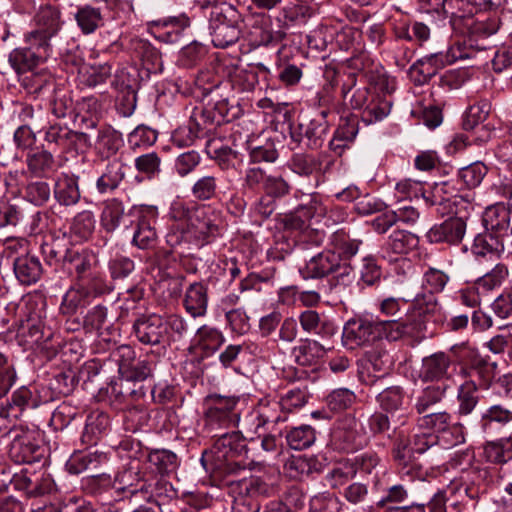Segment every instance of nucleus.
I'll return each instance as SVG.
<instances>
[{
  "instance_id": "1",
  "label": "nucleus",
  "mask_w": 512,
  "mask_h": 512,
  "mask_svg": "<svg viewBox=\"0 0 512 512\" xmlns=\"http://www.w3.org/2000/svg\"><path fill=\"white\" fill-rule=\"evenodd\" d=\"M171 213L174 219L186 218L194 231L196 239L201 244H209L221 235L223 227L222 213L220 210L204 204H197L189 209L183 203H175Z\"/></svg>"
},
{
  "instance_id": "2",
  "label": "nucleus",
  "mask_w": 512,
  "mask_h": 512,
  "mask_svg": "<svg viewBox=\"0 0 512 512\" xmlns=\"http://www.w3.org/2000/svg\"><path fill=\"white\" fill-rule=\"evenodd\" d=\"M240 12L229 3H221L209 10V30L215 47L226 48L236 43L241 34Z\"/></svg>"
},
{
  "instance_id": "3",
  "label": "nucleus",
  "mask_w": 512,
  "mask_h": 512,
  "mask_svg": "<svg viewBox=\"0 0 512 512\" xmlns=\"http://www.w3.org/2000/svg\"><path fill=\"white\" fill-rule=\"evenodd\" d=\"M239 402L240 398L235 396L213 394L206 397L203 430L212 436L219 430L236 426L240 420Z\"/></svg>"
},
{
  "instance_id": "4",
  "label": "nucleus",
  "mask_w": 512,
  "mask_h": 512,
  "mask_svg": "<svg viewBox=\"0 0 512 512\" xmlns=\"http://www.w3.org/2000/svg\"><path fill=\"white\" fill-rule=\"evenodd\" d=\"M388 437L393 442L391 455L400 477L407 481L424 480L427 470L410 450L406 431L394 427L392 434L388 433Z\"/></svg>"
},
{
  "instance_id": "5",
  "label": "nucleus",
  "mask_w": 512,
  "mask_h": 512,
  "mask_svg": "<svg viewBox=\"0 0 512 512\" xmlns=\"http://www.w3.org/2000/svg\"><path fill=\"white\" fill-rule=\"evenodd\" d=\"M352 271V266L341 262L338 254L330 248L311 256L304 266L299 268L303 279H320L329 275L344 279L349 277Z\"/></svg>"
},
{
  "instance_id": "6",
  "label": "nucleus",
  "mask_w": 512,
  "mask_h": 512,
  "mask_svg": "<svg viewBox=\"0 0 512 512\" xmlns=\"http://www.w3.org/2000/svg\"><path fill=\"white\" fill-rule=\"evenodd\" d=\"M351 107L361 110V120L369 125L384 119L390 112L391 102L375 88L362 87L354 91Z\"/></svg>"
},
{
  "instance_id": "7",
  "label": "nucleus",
  "mask_w": 512,
  "mask_h": 512,
  "mask_svg": "<svg viewBox=\"0 0 512 512\" xmlns=\"http://www.w3.org/2000/svg\"><path fill=\"white\" fill-rule=\"evenodd\" d=\"M19 333L26 337L27 342L37 345L46 358L52 359L58 354L60 343L55 341L53 330L45 325L39 314L30 313L22 320Z\"/></svg>"
},
{
  "instance_id": "8",
  "label": "nucleus",
  "mask_w": 512,
  "mask_h": 512,
  "mask_svg": "<svg viewBox=\"0 0 512 512\" xmlns=\"http://www.w3.org/2000/svg\"><path fill=\"white\" fill-rule=\"evenodd\" d=\"M329 131V123L323 117L303 119L289 123V135L297 147L304 146L316 150L322 147Z\"/></svg>"
},
{
  "instance_id": "9",
  "label": "nucleus",
  "mask_w": 512,
  "mask_h": 512,
  "mask_svg": "<svg viewBox=\"0 0 512 512\" xmlns=\"http://www.w3.org/2000/svg\"><path fill=\"white\" fill-rule=\"evenodd\" d=\"M36 431L27 426L20 428L8 448L9 458L16 464H32L44 459L46 449L37 440Z\"/></svg>"
},
{
  "instance_id": "10",
  "label": "nucleus",
  "mask_w": 512,
  "mask_h": 512,
  "mask_svg": "<svg viewBox=\"0 0 512 512\" xmlns=\"http://www.w3.org/2000/svg\"><path fill=\"white\" fill-rule=\"evenodd\" d=\"M255 459H230V458H209V454H202L200 463L204 470L211 475V477L222 482L228 487L229 481H235L232 477L238 476L246 468H251L254 464H261L265 461L261 455Z\"/></svg>"
},
{
  "instance_id": "11",
  "label": "nucleus",
  "mask_w": 512,
  "mask_h": 512,
  "mask_svg": "<svg viewBox=\"0 0 512 512\" xmlns=\"http://www.w3.org/2000/svg\"><path fill=\"white\" fill-rule=\"evenodd\" d=\"M212 437L216 439L211 449L204 450L202 454H209V458L251 460L250 452L253 448L248 447L240 432L213 434Z\"/></svg>"
},
{
  "instance_id": "12",
  "label": "nucleus",
  "mask_w": 512,
  "mask_h": 512,
  "mask_svg": "<svg viewBox=\"0 0 512 512\" xmlns=\"http://www.w3.org/2000/svg\"><path fill=\"white\" fill-rule=\"evenodd\" d=\"M512 425V405L492 401L481 411L478 427L482 433L493 436L502 433Z\"/></svg>"
},
{
  "instance_id": "13",
  "label": "nucleus",
  "mask_w": 512,
  "mask_h": 512,
  "mask_svg": "<svg viewBox=\"0 0 512 512\" xmlns=\"http://www.w3.org/2000/svg\"><path fill=\"white\" fill-rule=\"evenodd\" d=\"M461 57V54L456 55L452 49L446 53L436 52L424 56L410 67L409 77L415 85H424L437 74L438 70Z\"/></svg>"
},
{
  "instance_id": "14",
  "label": "nucleus",
  "mask_w": 512,
  "mask_h": 512,
  "mask_svg": "<svg viewBox=\"0 0 512 512\" xmlns=\"http://www.w3.org/2000/svg\"><path fill=\"white\" fill-rule=\"evenodd\" d=\"M141 500L156 504L159 512H179L178 491L163 477H150Z\"/></svg>"
},
{
  "instance_id": "15",
  "label": "nucleus",
  "mask_w": 512,
  "mask_h": 512,
  "mask_svg": "<svg viewBox=\"0 0 512 512\" xmlns=\"http://www.w3.org/2000/svg\"><path fill=\"white\" fill-rule=\"evenodd\" d=\"M149 479L150 477L141 471L138 463H130L116 474L113 488L123 493L125 498L141 500L146 487H149Z\"/></svg>"
},
{
  "instance_id": "16",
  "label": "nucleus",
  "mask_w": 512,
  "mask_h": 512,
  "mask_svg": "<svg viewBox=\"0 0 512 512\" xmlns=\"http://www.w3.org/2000/svg\"><path fill=\"white\" fill-rule=\"evenodd\" d=\"M133 333L144 345L170 344V336L166 335L164 318L156 314L138 317L133 324Z\"/></svg>"
},
{
  "instance_id": "17",
  "label": "nucleus",
  "mask_w": 512,
  "mask_h": 512,
  "mask_svg": "<svg viewBox=\"0 0 512 512\" xmlns=\"http://www.w3.org/2000/svg\"><path fill=\"white\" fill-rule=\"evenodd\" d=\"M419 10L430 15L432 22L437 28L455 27L458 15L455 8L462 10L461 0H418Z\"/></svg>"
},
{
  "instance_id": "18",
  "label": "nucleus",
  "mask_w": 512,
  "mask_h": 512,
  "mask_svg": "<svg viewBox=\"0 0 512 512\" xmlns=\"http://www.w3.org/2000/svg\"><path fill=\"white\" fill-rule=\"evenodd\" d=\"M100 265L97 254L90 249L67 248L63 256V269L73 277L74 282L80 281Z\"/></svg>"
},
{
  "instance_id": "19",
  "label": "nucleus",
  "mask_w": 512,
  "mask_h": 512,
  "mask_svg": "<svg viewBox=\"0 0 512 512\" xmlns=\"http://www.w3.org/2000/svg\"><path fill=\"white\" fill-rule=\"evenodd\" d=\"M466 220V216H451L442 223L433 225L426 234L428 242L458 245L466 233Z\"/></svg>"
},
{
  "instance_id": "20",
  "label": "nucleus",
  "mask_w": 512,
  "mask_h": 512,
  "mask_svg": "<svg viewBox=\"0 0 512 512\" xmlns=\"http://www.w3.org/2000/svg\"><path fill=\"white\" fill-rule=\"evenodd\" d=\"M439 310L437 298L432 294H419L412 301L406 312L409 324L412 325V331L415 335L424 336L426 324L429 317L433 316Z\"/></svg>"
},
{
  "instance_id": "21",
  "label": "nucleus",
  "mask_w": 512,
  "mask_h": 512,
  "mask_svg": "<svg viewBox=\"0 0 512 512\" xmlns=\"http://www.w3.org/2000/svg\"><path fill=\"white\" fill-rule=\"evenodd\" d=\"M216 72L228 79V83L239 91H253L259 82L258 73L251 64L246 67L232 61H220Z\"/></svg>"
},
{
  "instance_id": "22",
  "label": "nucleus",
  "mask_w": 512,
  "mask_h": 512,
  "mask_svg": "<svg viewBox=\"0 0 512 512\" xmlns=\"http://www.w3.org/2000/svg\"><path fill=\"white\" fill-rule=\"evenodd\" d=\"M332 436L334 441L339 443L340 448L345 451L358 450L366 443L360 424L351 415H345L337 421Z\"/></svg>"
},
{
  "instance_id": "23",
  "label": "nucleus",
  "mask_w": 512,
  "mask_h": 512,
  "mask_svg": "<svg viewBox=\"0 0 512 512\" xmlns=\"http://www.w3.org/2000/svg\"><path fill=\"white\" fill-rule=\"evenodd\" d=\"M12 268L17 282L25 287L37 284L46 272L40 258L29 252L14 257Z\"/></svg>"
},
{
  "instance_id": "24",
  "label": "nucleus",
  "mask_w": 512,
  "mask_h": 512,
  "mask_svg": "<svg viewBox=\"0 0 512 512\" xmlns=\"http://www.w3.org/2000/svg\"><path fill=\"white\" fill-rule=\"evenodd\" d=\"M342 339L350 349L373 343L378 340L376 322L363 318L350 319L344 325Z\"/></svg>"
},
{
  "instance_id": "25",
  "label": "nucleus",
  "mask_w": 512,
  "mask_h": 512,
  "mask_svg": "<svg viewBox=\"0 0 512 512\" xmlns=\"http://www.w3.org/2000/svg\"><path fill=\"white\" fill-rule=\"evenodd\" d=\"M452 358L445 352H436L422 359L419 378L423 382L442 383L451 377Z\"/></svg>"
},
{
  "instance_id": "26",
  "label": "nucleus",
  "mask_w": 512,
  "mask_h": 512,
  "mask_svg": "<svg viewBox=\"0 0 512 512\" xmlns=\"http://www.w3.org/2000/svg\"><path fill=\"white\" fill-rule=\"evenodd\" d=\"M315 14V9L304 2L289 3L281 7L275 16L277 27L284 32L290 29L300 28L307 24Z\"/></svg>"
},
{
  "instance_id": "27",
  "label": "nucleus",
  "mask_w": 512,
  "mask_h": 512,
  "mask_svg": "<svg viewBox=\"0 0 512 512\" xmlns=\"http://www.w3.org/2000/svg\"><path fill=\"white\" fill-rule=\"evenodd\" d=\"M255 432L264 429L270 425H276L287 420V416L278 400L264 398L261 399L256 408L251 413Z\"/></svg>"
},
{
  "instance_id": "28",
  "label": "nucleus",
  "mask_w": 512,
  "mask_h": 512,
  "mask_svg": "<svg viewBox=\"0 0 512 512\" xmlns=\"http://www.w3.org/2000/svg\"><path fill=\"white\" fill-rule=\"evenodd\" d=\"M288 167L299 176L314 179L313 183H309L310 190L318 187L322 171V161L319 156L304 152L294 153L288 161Z\"/></svg>"
},
{
  "instance_id": "29",
  "label": "nucleus",
  "mask_w": 512,
  "mask_h": 512,
  "mask_svg": "<svg viewBox=\"0 0 512 512\" xmlns=\"http://www.w3.org/2000/svg\"><path fill=\"white\" fill-rule=\"evenodd\" d=\"M132 221L125 213V206L117 198L106 200L100 214V226L106 233H113L120 227L128 228Z\"/></svg>"
},
{
  "instance_id": "30",
  "label": "nucleus",
  "mask_w": 512,
  "mask_h": 512,
  "mask_svg": "<svg viewBox=\"0 0 512 512\" xmlns=\"http://www.w3.org/2000/svg\"><path fill=\"white\" fill-rule=\"evenodd\" d=\"M270 485L260 477L242 478L228 482V493L231 496H242L250 500H259L260 497L269 496Z\"/></svg>"
},
{
  "instance_id": "31",
  "label": "nucleus",
  "mask_w": 512,
  "mask_h": 512,
  "mask_svg": "<svg viewBox=\"0 0 512 512\" xmlns=\"http://www.w3.org/2000/svg\"><path fill=\"white\" fill-rule=\"evenodd\" d=\"M55 200L65 207L76 205L81 198L79 177L73 174L61 173L54 184Z\"/></svg>"
},
{
  "instance_id": "32",
  "label": "nucleus",
  "mask_w": 512,
  "mask_h": 512,
  "mask_svg": "<svg viewBox=\"0 0 512 512\" xmlns=\"http://www.w3.org/2000/svg\"><path fill=\"white\" fill-rule=\"evenodd\" d=\"M306 506V494L298 486H291L277 500L266 504L263 512H301Z\"/></svg>"
},
{
  "instance_id": "33",
  "label": "nucleus",
  "mask_w": 512,
  "mask_h": 512,
  "mask_svg": "<svg viewBox=\"0 0 512 512\" xmlns=\"http://www.w3.org/2000/svg\"><path fill=\"white\" fill-rule=\"evenodd\" d=\"M155 25L158 28L156 38L164 43L174 44L180 41L184 30L190 26V19L182 14L159 19Z\"/></svg>"
},
{
  "instance_id": "34",
  "label": "nucleus",
  "mask_w": 512,
  "mask_h": 512,
  "mask_svg": "<svg viewBox=\"0 0 512 512\" xmlns=\"http://www.w3.org/2000/svg\"><path fill=\"white\" fill-rule=\"evenodd\" d=\"M220 84H216L209 90L211 99L207 106L204 108L210 112V116L213 117L214 122L219 126L223 123L230 122L237 115V108L230 104L228 98H223L218 90Z\"/></svg>"
},
{
  "instance_id": "35",
  "label": "nucleus",
  "mask_w": 512,
  "mask_h": 512,
  "mask_svg": "<svg viewBox=\"0 0 512 512\" xmlns=\"http://www.w3.org/2000/svg\"><path fill=\"white\" fill-rule=\"evenodd\" d=\"M219 184L220 178L215 174L198 176L191 186V196L199 202L210 201L225 196L226 192L220 190Z\"/></svg>"
},
{
  "instance_id": "36",
  "label": "nucleus",
  "mask_w": 512,
  "mask_h": 512,
  "mask_svg": "<svg viewBox=\"0 0 512 512\" xmlns=\"http://www.w3.org/2000/svg\"><path fill=\"white\" fill-rule=\"evenodd\" d=\"M183 304L192 317L204 316L208 307L207 287L201 282L190 284L186 289Z\"/></svg>"
},
{
  "instance_id": "37",
  "label": "nucleus",
  "mask_w": 512,
  "mask_h": 512,
  "mask_svg": "<svg viewBox=\"0 0 512 512\" xmlns=\"http://www.w3.org/2000/svg\"><path fill=\"white\" fill-rule=\"evenodd\" d=\"M288 224L291 228L299 229L301 231L299 240L294 248V252L299 253L309 249L310 247H319L325 239L324 231L308 228L306 226V221L300 219L298 216H292L289 219Z\"/></svg>"
},
{
  "instance_id": "38",
  "label": "nucleus",
  "mask_w": 512,
  "mask_h": 512,
  "mask_svg": "<svg viewBox=\"0 0 512 512\" xmlns=\"http://www.w3.org/2000/svg\"><path fill=\"white\" fill-rule=\"evenodd\" d=\"M361 240L351 238L344 230L340 229L334 232L330 237L331 251L338 254L341 262L351 265V259L357 254Z\"/></svg>"
},
{
  "instance_id": "39",
  "label": "nucleus",
  "mask_w": 512,
  "mask_h": 512,
  "mask_svg": "<svg viewBox=\"0 0 512 512\" xmlns=\"http://www.w3.org/2000/svg\"><path fill=\"white\" fill-rule=\"evenodd\" d=\"M74 19L81 32L85 35L94 33L104 25V17L99 7L84 4L77 7Z\"/></svg>"
},
{
  "instance_id": "40",
  "label": "nucleus",
  "mask_w": 512,
  "mask_h": 512,
  "mask_svg": "<svg viewBox=\"0 0 512 512\" xmlns=\"http://www.w3.org/2000/svg\"><path fill=\"white\" fill-rule=\"evenodd\" d=\"M454 192L455 188L448 182L435 183L425 194V203L430 207H435L437 214L441 216L448 215L451 197H453Z\"/></svg>"
},
{
  "instance_id": "41",
  "label": "nucleus",
  "mask_w": 512,
  "mask_h": 512,
  "mask_svg": "<svg viewBox=\"0 0 512 512\" xmlns=\"http://www.w3.org/2000/svg\"><path fill=\"white\" fill-rule=\"evenodd\" d=\"M26 164L28 171L40 178L48 177L57 169V163L53 154L45 149H37L27 155Z\"/></svg>"
},
{
  "instance_id": "42",
  "label": "nucleus",
  "mask_w": 512,
  "mask_h": 512,
  "mask_svg": "<svg viewBox=\"0 0 512 512\" xmlns=\"http://www.w3.org/2000/svg\"><path fill=\"white\" fill-rule=\"evenodd\" d=\"M123 145L122 134L111 127L99 129L95 149L102 159L114 156Z\"/></svg>"
},
{
  "instance_id": "43",
  "label": "nucleus",
  "mask_w": 512,
  "mask_h": 512,
  "mask_svg": "<svg viewBox=\"0 0 512 512\" xmlns=\"http://www.w3.org/2000/svg\"><path fill=\"white\" fill-rule=\"evenodd\" d=\"M110 424L109 416L103 412L90 413L85 421L81 441L87 445H94L106 433Z\"/></svg>"
},
{
  "instance_id": "44",
  "label": "nucleus",
  "mask_w": 512,
  "mask_h": 512,
  "mask_svg": "<svg viewBox=\"0 0 512 512\" xmlns=\"http://www.w3.org/2000/svg\"><path fill=\"white\" fill-rule=\"evenodd\" d=\"M394 36L399 40H406L422 45L430 38V28L419 21L398 22L393 28Z\"/></svg>"
},
{
  "instance_id": "45",
  "label": "nucleus",
  "mask_w": 512,
  "mask_h": 512,
  "mask_svg": "<svg viewBox=\"0 0 512 512\" xmlns=\"http://www.w3.org/2000/svg\"><path fill=\"white\" fill-rule=\"evenodd\" d=\"M299 323L303 331L309 334L329 336L334 334L335 327L323 315L312 309L300 313Z\"/></svg>"
},
{
  "instance_id": "46",
  "label": "nucleus",
  "mask_w": 512,
  "mask_h": 512,
  "mask_svg": "<svg viewBox=\"0 0 512 512\" xmlns=\"http://www.w3.org/2000/svg\"><path fill=\"white\" fill-rule=\"evenodd\" d=\"M92 298L76 282L66 291L63 296L60 311L65 316H73L78 310L86 308L92 302Z\"/></svg>"
},
{
  "instance_id": "47",
  "label": "nucleus",
  "mask_w": 512,
  "mask_h": 512,
  "mask_svg": "<svg viewBox=\"0 0 512 512\" xmlns=\"http://www.w3.org/2000/svg\"><path fill=\"white\" fill-rule=\"evenodd\" d=\"M224 341L223 333L215 327L203 325L196 332V343L202 352V357L213 355L223 345Z\"/></svg>"
},
{
  "instance_id": "48",
  "label": "nucleus",
  "mask_w": 512,
  "mask_h": 512,
  "mask_svg": "<svg viewBox=\"0 0 512 512\" xmlns=\"http://www.w3.org/2000/svg\"><path fill=\"white\" fill-rule=\"evenodd\" d=\"M76 283L79 286H83V290L87 292L92 299L110 294L114 289V286L106 279L105 274L101 271L100 265Z\"/></svg>"
},
{
  "instance_id": "49",
  "label": "nucleus",
  "mask_w": 512,
  "mask_h": 512,
  "mask_svg": "<svg viewBox=\"0 0 512 512\" xmlns=\"http://www.w3.org/2000/svg\"><path fill=\"white\" fill-rule=\"evenodd\" d=\"M125 165L114 159L106 166L105 172L97 179L96 188L99 193L105 194L114 191L125 177Z\"/></svg>"
},
{
  "instance_id": "50",
  "label": "nucleus",
  "mask_w": 512,
  "mask_h": 512,
  "mask_svg": "<svg viewBox=\"0 0 512 512\" xmlns=\"http://www.w3.org/2000/svg\"><path fill=\"white\" fill-rule=\"evenodd\" d=\"M478 390V385L473 379H468L459 386L457 392L458 416H468L475 410L479 403Z\"/></svg>"
},
{
  "instance_id": "51",
  "label": "nucleus",
  "mask_w": 512,
  "mask_h": 512,
  "mask_svg": "<svg viewBox=\"0 0 512 512\" xmlns=\"http://www.w3.org/2000/svg\"><path fill=\"white\" fill-rule=\"evenodd\" d=\"M484 454L487 461L493 464H504L512 460V433L507 437L487 442Z\"/></svg>"
},
{
  "instance_id": "52",
  "label": "nucleus",
  "mask_w": 512,
  "mask_h": 512,
  "mask_svg": "<svg viewBox=\"0 0 512 512\" xmlns=\"http://www.w3.org/2000/svg\"><path fill=\"white\" fill-rule=\"evenodd\" d=\"M41 55L35 54L33 49L19 47L12 50L8 62L17 74L32 71L40 62Z\"/></svg>"
},
{
  "instance_id": "53",
  "label": "nucleus",
  "mask_w": 512,
  "mask_h": 512,
  "mask_svg": "<svg viewBox=\"0 0 512 512\" xmlns=\"http://www.w3.org/2000/svg\"><path fill=\"white\" fill-rule=\"evenodd\" d=\"M483 221L488 231L495 234L505 232L510 226V210L504 204L498 203L486 210Z\"/></svg>"
},
{
  "instance_id": "54",
  "label": "nucleus",
  "mask_w": 512,
  "mask_h": 512,
  "mask_svg": "<svg viewBox=\"0 0 512 512\" xmlns=\"http://www.w3.org/2000/svg\"><path fill=\"white\" fill-rule=\"evenodd\" d=\"M107 460L103 452L94 451L73 456L67 463L66 468L70 474H81L88 470H95Z\"/></svg>"
},
{
  "instance_id": "55",
  "label": "nucleus",
  "mask_w": 512,
  "mask_h": 512,
  "mask_svg": "<svg viewBox=\"0 0 512 512\" xmlns=\"http://www.w3.org/2000/svg\"><path fill=\"white\" fill-rule=\"evenodd\" d=\"M448 388V384L442 382L436 385L427 386L423 389L416 399L415 409L417 413L427 414L432 406L441 402Z\"/></svg>"
},
{
  "instance_id": "56",
  "label": "nucleus",
  "mask_w": 512,
  "mask_h": 512,
  "mask_svg": "<svg viewBox=\"0 0 512 512\" xmlns=\"http://www.w3.org/2000/svg\"><path fill=\"white\" fill-rule=\"evenodd\" d=\"M96 220L94 214L89 210L77 213L70 225V234L78 241H87L95 231Z\"/></svg>"
},
{
  "instance_id": "57",
  "label": "nucleus",
  "mask_w": 512,
  "mask_h": 512,
  "mask_svg": "<svg viewBox=\"0 0 512 512\" xmlns=\"http://www.w3.org/2000/svg\"><path fill=\"white\" fill-rule=\"evenodd\" d=\"M471 251L477 258H499V241L495 232L486 231L475 236Z\"/></svg>"
},
{
  "instance_id": "58",
  "label": "nucleus",
  "mask_w": 512,
  "mask_h": 512,
  "mask_svg": "<svg viewBox=\"0 0 512 512\" xmlns=\"http://www.w3.org/2000/svg\"><path fill=\"white\" fill-rule=\"evenodd\" d=\"M147 460L161 474L174 472L178 467V457L171 450L153 449L148 452Z\"/></svg>"
},
{
  "instance_id": "59",
  "label": "nucleus",
  "mask_w": 512,
  "mask_h": 512,
  "mask_svg": "<svg viewBox=\"0 0 512 512\" xmlns=\"http://www.w3.org/2000/svg\"><path fill=\"white\" fill-rule=\"evenodd\" d=\"M157 240L155 228L150 218L141 216L138 218L132 237V244L139 249L152 248Z\"/></svg>"
},
{
  "instance_id": "60",
  "label": "nucleus",
  "mask_w": 512,
  "mask_h": 512,
  "mask_svg": "<svg viewBox=\"0 0 512 512\" xmlns=\"http://www.w3.org/2000/svg\"><path fill=\"white\" fill-rule=\"evenodd\" d=\"M377 339H387L388 341H397L405 334H414L412 325L408 319L404 322L397 320L376 321Z\"/></svg>"
},
{
  "instance_id": "61",
  "label": "nucleus",
  "mask_w": 512,
  "mask_h": 512,
  "mask_svg": "<svg viewBox=\"0 0 512 512\" xmlns=\"http://www.w3.org/2000/svg\"><path fill=\"white\" fill-rule=\"evenodd\" d=\"M426 508L429 512H447L444 492L440 490L436 492L427 504L412 503L406 506H392L385 509L384 512H426Z\"/></svg>"
},
{
  "instance_id": "62",
  "label": "nucleus",
  "mask_w": 512,
  "mask_h": 512,
  "mask_svg": "<svg viewBox=\"0 0 512 512\" xmlns=\"http://www.w3.org/2000/svg\"><path fill=\"white\" fill-rule=\"evenodd\" d=\"M154 363L150 360L133 361L131 364H121L119 372L126 384L142 382L152 375Z\"/></svg>"
},
{
  "instance_id": "63",
  "label": "nucleus",
  "mask_w": 512,
  "mask_h": 512,
  "mask_svg": "<svg viewBox=\"0 0 512 512\" xmlns=\"http://www.w3.org/2000/svg\"><path fill=\"white\" fill-rule=\"evenodd\" d=\"M377 402L386 412L402 411L406 404L405 391L400 386L387 387L377 395Z\"/></svg>"
},
{
  "instance_id": "64",
  "label": "nucleus",
  "mask_w": 512,
  "mask_h": 512,
  "mask_svg": "<svg viewBox=\"0 0 512 512\" xmlns=\"http://www.w3.org/2000/svg\"><path fill=\"white\" fill-rule=\"evenodd\" d=\"M188 124L196 131L198 136L203 139L210 137L218 126L210 112L204 107H195L189 117Z\"/></svg>"
}]
</instances>
